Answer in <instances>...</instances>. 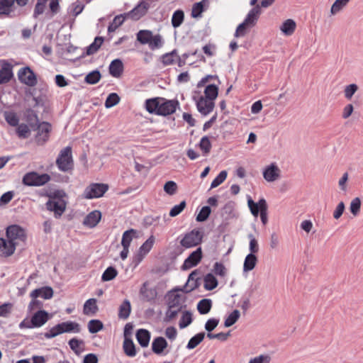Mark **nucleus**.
<instances>
[{"label": "nucleus", "instance_id": "1", "mask_svg": "<svg viewBox=\"0 0 363 363\" xmlns=\"http://www.w3.org/2000/svg\"><path fill=\"white\" fill-rule=\"evenodd\" d=\"M179 104L177 100H167L164 98L157 97L145 101V108L150 113L158 116H169L174 113L179 107Z\"/></svg>", "mask_w": 363, "mask_h": 363}, {"label": "nucleus", "instance_id": "2", "mask_svg": "<svg viewBox=\"0 0 363 363\" xmlns=\"http://www.w3.org/2000/svg\"><path fill=\"white\" fill-rule=\"evenodd\" d=\"M137 40L142 45H148L151 50L160 49L164 41L160 34L154 35L150 30H140L136 34Z\"/></svg>", "mask_w": 363, "mask_h": 363}, {"label": "nucleus", "instance_id": "3", "mask_svg": "<svg viewBox=\"0 0 363 363\" xmlns=\"http://www.w3.org/2000/svg\"><path fill=\"white\" fill-rule=\"evenodd\" d=\"M155 0H140L135 6L128 12H125L128 20L138 21L145 16L149 10L155 6Z\"/></svg>", "mask_w": 363, "mask_h": 363}, {"label": "nucleus", "instance_id": "4", "mask_svg": "<svg viewBox=\"0 0 363 363\" xmlns=\"http://www.w3.org/2000/svg\"><path fill=\"white\" fill-rule=\"evenodd\" d=\"M275 0H250V4L255 6L248 13L245 21L250 26H254L261 13V7L267 8L271 6Z\"/></svg>", "mask_w": 363, "mask_h": 363}, {"label": "nucleus", "instance_id": "5", "mask_svg": "<svg viewBox=\"0 0 363 363\" xmlns=\"http://www.w3.org/2000/svg\"><path fill=\"white\" fill-rule=\"evenodd\" d=\"M203 238V232L201 229L194 228L185 233L179 243L182 247L188 249L200 245Z\"/></svg>", "mask_w": 363, "mask_h": 363}, {"label": "nucleus", "instance_id": "6", "mask_svg": "<svg viewBox=\"0 0 363 363\" xmlns=\"http://www.w3.org/2000/svg\"><path fill=\"white\" fill-rule=\"evenodd\" d=\"M247 205L250 210L251 213L255 216L257 217L260 213V218L263 225H266L268 222L267 218V209L268 206L264 199H261L257 203L249 197L247 199Z\"/></svg>", "mask_w": 363, "mask_h": 363}, {"label": "nucleus", "instance_id": "7", "mask_svg": "<svg viewBox=\"0 0 363 363\" xmlns=\"http://www.w3.org/2000/svg\"><path fill=\"white\" fill-rule=\"evenodd\" d=\"M79 331V324L68 321L58 324L52 328L48 333H46L45 336L47 338H52L62 333H77Z\"/></svg>", "mask_w": 363, "mask_h": 363}, {"label": "nucleus", "instance_id": "8", "mask_svg": "<svg viewBox=\"0 0 363 363\" xmlns=\"http://www.w3.org/2000/svg\"><path fill=\"white\" fill-rule=\"evenodd\" d=\"M56 164L58 168L63 172H67L72 168L73 160L70 147H66L60 151Z\"/></svg>", "mask_w": 363, "mask_h": 363}, {"label": "nucleus", "instance_id": "9", "mask_svg": "<svg viewBox=\"0 0 363 363\" xmlns=\"http://www.w3.org/2000/svg\"><path fill=\"white\" fill-rule=\"evenodd\" d=\"M6 238L15 246H17L25 242L26 235L23 228L17 225H13L7 228Z\"/></svg>", "mask_w": 363, "mask_h": 363}, {"label": "nucleus", "instance_id": "10", "mask_svg": "<svg viewBox=\"0 0 363 363\" xmlns=\"http://www.w3.org/2000/svg\"><path fill=\"white\" fill-rule=\"evenodd\" d=\"M193 99L196 102L198 111L204 116L209 114L214 108V102L204 98L199 91L194 92Z\"/></svg>", "mask_w": 363, "mask_h": 363}, {"label": "nucleus", "instance_id": "11", "mask_svg": "<svg viewBox=\"0 0 363 363\" xmlns=\"http://www.w3.org/2000/svg\"><path fill=\"white\" fill-rule=\"evenodd\" d=\"M50 177L47 174H38L36 172L26 174L23 178V182L27 186H40L47 183Z\"/></svg>", "mask_w": 363, "mask_h": 363}, {"label": "nucleus", "instance_id": "12", "mask_svg": "<svg viewBox=\"0 0 363 363\" xmlns=\"http://www.w3.org/2000/svg\"><path fill=\"white\" fill-rule=\"evenodd\" d=\"M18 77L22 83L28 86H33L37 84L36 77L28 67L21 68L18 71Z\"/></svg>", "mask_w": 363, "mask_h": 363}, {"label": "nucleus", "instance_id": "13", "mask_svg": "<svg viewBox=\"0 0 363 363\" xmlns=\"http://www.w3.org/2000/svg\"><path fill=\"white\" fill-rule=\"evenodd\" d=\"M47 208L50 211H54L56 216H60L65 210V201L60 199L51 198L46 203Z\"/></svg>", "mask_w": 363, "mask_h": 363}, {"label": "nucleus", "instance_id": "14", "mask_svg": "<svg viewBox=\"0 0 363 363\" xmlns=\"http://www.w3.org/2000/svg\"><path fill=\"white\" fill-rule=\"evenodd\" d=\"M202 259V250L201 247L197 248L192 252L189 256L184 260L182 269L183 270L189 269L196 266Z\"/></svg>", "mask_w": 363, "mask_h": 363}, {"label": "nucleus", "instance_id": "15", "mask_svg": "<svg viewBox=\"0 0 363 363\" xmlns=\"http://www.w3.org/2000/svg\"><path fill=\"white\" fill-rule=\"evenodd\" d=\"M51 130L50 123L43 122L38 125L36 140L38 144H43L49 138V133Z\"/></svg>", "mask_w": 363, "mask_h": 363}, {"label": "nucleus", "instance_id": "16", "mask_svg": "<svg viewBox=\"0 0 363 363\" xmlns=\"http://www.w3.org/2000/svg\"><path fill=\"white\" fill-rule=\"evenodd\" d=\"M15 246L9 239L0 238V255L4 257H9L12 255L16 250Z\"/></svg>", "mask_w": 363, "mask_h": 363}, {"label": "nucleus", "instance_id": "17", "mask_svg": "<svg viewBox=\"0 0 363 363\" xmlns=\"http://www.w3.org/2000/svg\"><path fill=\"white\" fill-rule=\"evenodd\" d=\"M180 297L179 296H176L173 301H169V308L166 313V319L167 320H171L174 319L180 311L181 307L179 305Z\"/></svg>", "mask_w": 363, "mask_h": 363}, {"label": "nucleus", "instance_id": "18", "mask_svg": "<svg viewBox=\"0 0 363 363\" xmlns=\"http://www.w3.org/2000/svg\"><path fill=\"white\" fill-rule=\"evenodd\" d=\"M280 169L278 167L272 164L267 167L263 172V177L267 182H272L277 180L279 177Z\"/></svg>", "mask_w": 363, "mask_h": 363}, {"label": "nucleus", "instance_id": "19", "mask_svg": "<svg viewBox=\"0 0 363 363\" xmlns=\"http://www.w3.org/2000/svg\"><path fill=\"white\" fill-rule=\"evenodd\" d=\"M53 296V290L50 286H44L33 290L30 293V297L33 299L41 297L44 299H50Z\"/></svg>", "mask_w": 363, "mask_h": 363}, {"label": "nucleus", "instance_id": "20", "mask_svg": "<svg viewBox=\"0 0 363 363\" xmlns=\"http://www.w3.org/2000/svg\"><path fill=\"white\" fill-rule=\"evenodd\" d=\"M167 345V342L164 337H157L152 342V350L156 354H162Z\"/></svg>", "mask_w": 363, "mask_h": 363}, {"label": "nucleus", "instance_id": "21", "mask_svg": "<svg viewBox=\"0 0 363 363\" xmlns=\"http://www.w3.org/2000/svg\"><path fill=\"white\" fill-rule=\"evenodd\" d=\"M155 242V238L153 235L149 237V238L140 246L138 250V256L139 257V260H142L143 257L151 250L152 248L154 243Z\"/></svg>", "mask_w": 363, "mask_h": 363}, {"label": "nucleus", "instance_id": "22", "mask_svg": "<svg viewBox=\"0 0 363 363\" xmlns=\"http://www.w3.org/2000/svg\"><path fill=\"white\" fill-rule=\"evenodd\" d=\"M125 20H128L125 13L116 16L108 27V33L116 31Z\"/></svg>", "mask_w": 363, "mask_h": 363}, {"label": "nucleus", "instance_id": "23", "mask_svg": "<svg viewBox=\"0 0 363 363\" xmlns=\"http://www.w3.org/2000/svg\"><path fill=\"white\" fill-rule=\"evenodd\" d=\"M31 320L34 327H40L48 320V314L45 311H39L33 315Z\"/></svg>", "mask_w": 363, "mask_h": 363}, {"label": "nucleus", "instance_id": "24", "mask_svg": "<svg viewBox=\"0 0 363 363\" xmlns=\"http://www.w3.org/2000/svg\"><path fill=\"white\" fill-rule=\"evenodd\" d=\"M179 60V55L176 50L170 52L165 53L161 57V61L164 66L172 65L176 64L177 60Z\"/></svg>", "mask_w": 363, "mask_h": 363}, {"label": "nucleus", "instance_id": "25", "mask_svg": "<svg viewBox=\"0 0 363 363\" xmlns=\"http://www.w3.org/2000/svg\"><path fill=\"white\" fill-rule=\"evenodd\" d=\"M136 338L141 347H147L150 340V333L145 329H140L137 331Z\"/></svg>", "mask_w": 363, "mask_h": 363}, {"label": "nucleus", "instance_id": "26", "mask_svg": "<svg viewBox=\"0 0 363 363\" xmlns=\"http://www.w3.org/2000/svg\"><path fill=\"white\" fill-rule=\"evenodd\" d=\"M296 28V22L292 19L286 20L280 26V30L286 36L291 35Z\"/></svg>", "mask_w": 363, "mask_h": 363}, {"label": "nucleus", "instance_id": "27", "mask_svg": "<svg viewBox=\"0 0 363 363\" xmlns=\"http://www.w3.org/2000/svg\"><path fill=\"white\" fill-rule=\"evenodd\" d=\"M131 312V305L128 300L125 299L123 301L118 308V318L120 319H127Z\"/></svg>", "mask_w": 363, "mask_h": 363}, {"label": "nucleus", "instance_id": "28", "mask_svg": "<svg viewBox=\"0 0 363 363\" xmlns=\"http://www.w3.org/2000/svg\"><path fill=\"white\" fill-rule=\"evenodd\" d=\"M123 65L120 60H114L109 66L110 74L114 77H118L123 72Z\"/></svg>", "mask_w": 363, "mask_h": 363}, {"label": "nucleus", "instance_id": "29", "mask_svg": "<svg viewBox=\"0 0 363 363\" xmlns=\"http://www.w3.org/2000/svg\"><path fill=\"white\" fill-rule=\"evenodd\" d=\"M137 230L135 229H130L125 231L122 235L121 245L122 247H129L130 243L134 238H136Z\"/></svg>", "mask_w": 363, "mask_h": 363}, {"label": "nucleus", "instance_id": "30", "mask_svg": "<svg viewBox=\"0 0 363 363\" xmlns=\"http://www.w3.org/2000/svg\"><path fill=\"white\" fill-rule=\"evenodd\" d=\"M209 5V0H202L200 2L195 3L193 5L191 16L194 18H197L201 16V13L204 11L205 7Z\"/></svg>", "mask_w": 363, "mask_h": 363}, {"label": "nucleus", "instance_id": "31", "mask_svg": "<svg viewBox=\"0 0 363 363\" xmlns=\"http://www.w3.org/2000/svg\"><path fill=\"white\" fill-rule=\"evenodd\" d=\"M14 0H0V15H9L13 11Z\"/></svg>", "mask_w": 363, "mask_h": 363}, {"label": "nucleus", "instance_id": "32", "mask_svg": "<svg viewBox=\"0 0 363 363\" xmlns=\"http://www.w3.org/2000/svg\"><path fill=\"white\" fill-rule=\"evenodd\" d=\"M108 186L105 184H92V198H99L108 191Z\"/></svg>", "mask_w": 363, "mask_h": 363}, {"label": "nucleus", "instance_id": "33", "mask_svg": "<svg viewBox=\"0 0 363 363\" xmlns=\"http://www.w3.org/2000/svg\"><path fill=\"white\" fill-rule=\"evenodd\" d=\"M257 262V258L254 254H249L246 256L244 264H243V270L245 272H249L252 270Z\"/></svg>", "mask_w": 363, "mask_h": 363}, {"label": "nucleus", "instance_id": "34", "mask_svg": "<svg viewBox=\"0 0 363 363\" xmlns=\"http://www.w3.org/2000/svg\"><path fill=\"white\" fill-rule=\"evenodd\" d=\"M218 94V89L214 84H209L206 86L204 90V98H206L214 102Z\"/></svg>", "mask_w": 363, "mask_h": 363}, {"label": "nucleus", "instance_id": "35", "mask_svg": "<svg viewBox=\"0 0 363 363\" xmlns=\"http://www.w3.org/2000/svg\"><path fill=\"white\" fill-rule=\"evenodd\" d=\"M123 350L128 357H135L136 354L135 347L132 340L125 337L123 342Z\"/></svg>", "mask_w": 363, "mask_h": 363}, {"label": "nucleus", "instance_id": "36", "mask_svg": "<svg viewBox=\"0 0 363 363\" xmlns=\"http://www.w3.org/2000/svg\"><path fill=\"white\" fill-rule=\"evenodd\" d=\"M204 288L206 290H213L218 286V281L215 276L211 273L207 274L203 279Z\"/></svg>", "mask_w": 363, "mask_h": 363}, {"label": "nucleus", "instance_id": "37", "mask_svg": "<svg viewBox=\"0 0 363 363\" xmlns=\"http://www.w3.org/2000/svg\"><path fill=\"white\" fill-rule=\"evenodd\" d=\"M212 307V301L211 299L203 298L197 304V310L201 314L208 313Z\"/></svg>", "mask_w": 363, "mask_h": 363}, {"label": "nucleus", "instance_id": "38", "mask_svg": "<svg viewBox=\"0 0 363 363\" xmlns=\"http://www.w3.org/2000/svg\"><path fill=\"white\" fill-rule=\"evenodd\" d=\"M13 76L11 68L3 67L0 69V84H5L10 81Z\"/></svg>", "mask_w": 363, "mask_h": 363}, {"label": "nucleus", "instance_id": "39", "mask_svg": "<svg viewBox=\"0 0 363 363\" xmlns=\"http://www.w3.org/2000/svg\"><path fill=\"white\" fill-rule=\"evenodd\" d=\"M204 337V333H199L196 334L189 340L186 347L189 350L195 348L203 341Z\"/></svg>", "mask_w": 363, "mask_h": 363}, {"label": "nucleus", "instance_id": "40", "mask_svg": "<svg viewBox=\"0 0 363 363\" xmlns=\"http://www.w3.org/2000/svg\"><path fill=\"white\" fill-rule=\"evenodd\" d=\"M184 13L182 10H177L174 12L172 17V24L174 28L179 27L183 22Z\"/></svg>", "mask_w": 363, "mask_h": 363}, {"label": "nucleus", "instance_id": "41", "mask_svg": "<svg viewBox=\"0 0 363 363\" xmlns=\"http://www.w3.org/2000/svg\"><path fill=\"white\" fill-rule=\"evenodd\" d=\"M199 146L200 149L202 150L203 155H208L211 152V147H212L211 143L208 137H207V136L203 137L200 140Z\"/></svg>", "mask_w": 363, "mask_h": 363}, {"label": "nucleus", "instance_id": "42", "mask_svg": "<svg viewBox=\"0 0 363 363\" xmlns=\"http://www.w3.org/2000/svg\"><path fill=\"white\" fill-rule=\"evenodd\" d=\"M240 311L234 310L225 319L224 325L225 327H230L235 324L240 318Z\"/></svg>", "mask_w": 363, "mask_h": 363}, {"label": "nucleus", "instance_id": "43", "mask_svg": "<svg viewBox=\"0 0 363 363\" xmlns=\"http://www.w3.org/2000/svg\"><path fill=\"white\" fill-rule=\"evenodd\" d=\"M361 200L359 197H356L352 200L350 205V210L354 216H357L360 211Z\"/></svg>", "mask_w": 363, "mask_h": 363}, {"label": "nucleus", "instance_id": "44", "mask_svg": "<svg viewBox=\"0 0 363 363\" xmlns=\"http://www.w3.org/2000/svg\"><path fill=\"white\" fill-rule=\"evenodd\" d=\"M119 101L120 97L118 96V95L116 93H111L108 96L105 101V106L106 108H111L118 104Z\"/></svg>", "mask_w": 363, "mask_h": 363}, {"label": "nucleus", "instance_id": "45", "mask_svg": "<svg viewBox=\"0 0 363 363\" xmlns=\"http://www.w3.org/2000/svg\"><path fill=\"white\" fill-rule=\"evenodd\" d=\"M349 2V0H336L334 4L332 5L330 12L333 15L336 14L337 12H339L340 10L342 9L343 7H345L347 3Z\"/></svg>", "mask_w": 363, "mask_h": 363}, {"label": "nucleus", "instance_id": "46", "mask_svg": "<svg viewBox=\"0 0 363 363\" xmlns=\"http://www.w3.org/2000/svg\"><path fill=\"white\" fill-rule=\"evenodd\" d=\"M192 322V316H191V313L189 311H185L181 319H180V321H179V328H184L186 327H187L189 325L191 324V323Z\"/></svg>", "mask_w": 363, "mask_h": 363}, {"label": "nucleus", "instance_id": "47", "mask_svg": "<svg viewBox=\"0 0 363 363\" xmlns=\"http://www.w3.org/2000/svg\"><path fill=\"white\" fill-rule=\"evenodd\" d=\"M227 177L226 171H221L218 175L213 180L211 184V188L213 189L221 184Z\"/></svg>", "mask_w": 363, "mask_h": 363}, {"label": "nucleus", "instance_id": "48", "mask_svg": "<svg viewBox=\"0 0 363 363\" xmlns=\"http://www.w3.org/2000/svg\"><path fill=\"white\" fill-rule=\"evenodd\" d=\"M69 345L71 349L76 353H80L83 350L84 342L73 338L69 340Z\"/></svg>", "mask_w": 363, "mask_h": 363}, {"label": "nucleus", "instance_id": "49", "mask_svg": "<svg viewBox=\"0 0 363 363\" xmlns=\"http://www.w3.org/2000/svg\"><path fill=\"white\" fill-rule=\"evenodd\" d=\"M211 212V210L209 206H203L197 215L196 220L199 222L205 221L208 218Z\"/></svg>", "mask_w": 363, "mask_h": 363}, {"label": "nucleus", "instance_id": "50", "mask_svg": "<svg viewBox=\"0 0 363 363\" xmlns=\"http://www.w3.org/2000/svg\"><path fill=\"white\" fill-rule=\"evenodd\" d=\"M117 275V271L114 267H108L102 275V279L104 281H110L114 279Z\"/></svg>", "mask_w": 363, "mask_h": 363}, {"label": "nucleus", "instance_id": "51", "mask_svg": "<svg viewBox=\"0 0 363 363\" xmlns=\"http://www.w3.org/2000/svg\"><path fill=\"white\" fill-rule=\"evenodd\" d=\"M186 206V201H183L179 204L175 205L169 211L171 217H175L181 213Z\"/></svg>", "mask_w": 363, "mask_h": 363}, {"label": "nucleus", "instance_id": "52", "mask_svg": "<svg viewBox=\"0 0 363 363\" xmlns=\"http://www.w3.org/2000/svg\"><path fill=\"white\" fill-rule=\"evenodd\" d=\"M213 272L218 276L224 277L227 274V269L223 264L216 262L213 266Z\"/></svg>", "mask_w": 363, "mask_h": 363}, {"label": "nucleus", "instance_id": "53", "mask_svg": "<svg viewBox=\"0 0 363 363\" xmlns=\"http://www.w3.org/2000/svg\"><path fill=\"white\" fill-rule=\"evenodd\" d=\"M17 134L20 138H27L30 135V129L26 124H21L17 128Z\"/></svg>", "mask_w": 363, "mask_h": 363}, {"label": "nucleus", "instance_id": "54", "mask_svg": "<svg viewBox=\"0 0 363 363\" xmlns=\"http://www.w3.org/2000/svg\"><path fill=\"white\" fill-rule=\"evenodd\" d=\"M358 86L355 84H351L345 86L344 90L345 96L347 99H350L354 93L357 91Z\"/></svg>", "mask_w": 363, "mask_h": 363}, {"label": "nucleus", "instance_id": "55", "mask_svg": "<svg viewBox=\"0 0 363 363\" xmlns=\"http://www.w3.org/2000/svg\"><path fill=\"white\" fill-rule=\"evenodd\" d=\"M177 185L173 181H169V182H166L164 186V191L169 195L174 194L177 191Z\"/></svg>", "mask_w": 363, "mask_h": 363}, {"label": "nucleus", "instance_id": "56", "mask_svg": "<svg viewBox=\"0 0 363 363\" xmlns=\"http://www.w3.org/2000/svg\"><path fill=\"white\" fill-rule=\"evenodd\" d=\"M47 0H38L34 10V16L42 14L44 12Z\"/></svg>", "mask_w": 363, "mask_h": 363}, {"label": "nucleus", "instance_id": "57", "mask_svg": "<svg viewBox=\"0 0 363 363\" xmlns=\"http://www.w3.org/2000/svg\"><path fill=\"white\" fill-rule=\"evenodd\" d=\"M247 27H250V26L248 25L247 23H246L245 21H244L242 23H240L238 26V28L235 30V36L237 38L244 36L246 33Z\"/></svg>", "mask_w": 363, "mask_h": 363}, {"label": "nucleus", "instance_id": "58", "mask_svg": "<svg viewBox=\"0 0 363 363\" xmlns=\"http://www.w3.org/2000/svg\"><path fill=\"white\" fill-rule=\"evenodd\" d=\"M5 119L9 124L13 126H16L18 123V118L14 113L6 112Z\"/></svg>", "mask_w": 363, "mask_h": 363}, {"label": "nucleus", "instance_id": "59", "mask_svg": "<svg viewBox=\"0 0 363 363\" xmlns=\"http://www.w3.org/2000/svg\"><path fill=\"white\" fill-rule=\"evenodd\" d=\"M202 50L208 57H213L216 54V46L213 43H208L205 45Z\"/></svg>", "mask_w": 363, "mask_h": 363}, {"label": "nucleus", "instance_id": "60", "mask_svg": "<svg viewBox=\"0 0 363 363\" xmlns=\"http://www.w3.org/2000/svg\"><path fill=\"white\" fill-rule=\"evenodd\" d=\"M270 357L268 355L260 354L251 359L248 363H269Z\"/></svg>", "mask_w": 363, "mask_h": 363}, {"label": "nucleus", "instance_id": "61", "mask_svg": "<svg viewBox=\"0 0 363 363\" xmlns=\"http://www.w3.org/2000/svg\"><path fill=\"white\" fill-rule=\"evenodd\" d=\"M345 208V206L343 201H341L338 203L335 210L333 212V217L335 219L337 220L342 216V215L344 213Z\"/></svg>", "mask_w": 363, "mask_h": 363}, {"label": "nucleus", "instance_id": "62", "mask_svg": "<svg viewBox=\"0 0 363 363\" xmlns=\"http://www.w3.org/2000/svg\"><path fill=\"white\" fill-rule=\"evenodd\" d=\"M218 323H219V320L218 319H216V318L209 319L207 320V322L205 324V329L207 331L211 332L216 328Z\"/></svg>", "mask_w": 363, "mask_h": 363}, {"label": "nucleus", "instance_id": "63", "mask_svg": "<svg viewBox=\"0 0 363 363\" xmlns=\"http://www.w3.org/2000/svg\"><path fill=\"white\" fill-rule=\"evenodd\" d=\"M250 250L251 252L250 254L257 253L259 251V246L257 240L253 237L252 235H250Z\"/></svg>", "mask_w": 363, "mask_h": 363}, {"label": "nucleus", "instance_id": "64", "mask_svg": "<svg viewBox=\"0 0 363 363\" xmlns=\"http://www.w3.org/2000/svg\"><path fill=\"white\" fill-rule=\"evenodd\" d=\"M13 197L12 191L4 193L0 198V206L5 205L9 203Z\"/></svg>", "mask_w": 363, "mask_h": 363}]
</instances>
